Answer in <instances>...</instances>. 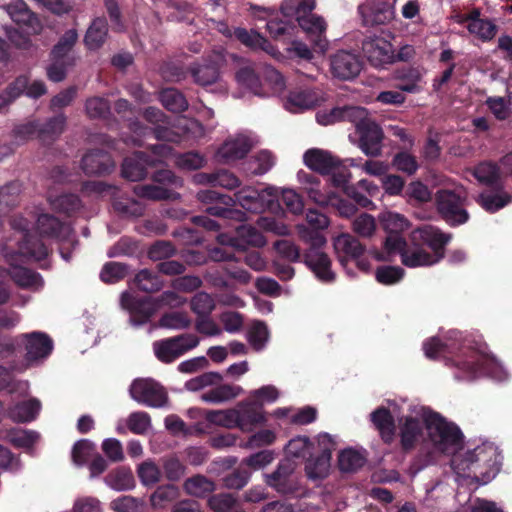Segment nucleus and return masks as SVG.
I'll return each instance as SVG.
<instances>
[{
  "label": "nucleus",
  "mask_w": 512,
  "mask_h": 512,
  "mask_svg": "<svg viewBox=\"0 0 512 512\" xmlns=\"http://www.w3.org/2000/svg\"><path fill=\"white\" fill-rule=\"evenodd\" d=\"M26 348V362L31 365L46 358L53 349L52 340L42 332H32L23 335Z\"/></svg>",
  "instance_id": "22"
},
{
  "label": "nucleus",
  "mask_w": 512,
  "mask_h": 512,
  "mask_svg": "<svg viewBox=\"0 0 512 512\" xmlns=\"http://www.w3.org/2000/svg\"><path fill=\"white\" fill-rule=\"evenodd\" d=\"M144 116L147 121L157 125L154 130L156 139L169 142H178L180 140V134L178 132L162 125L166 123V117L159 109L149 107L145 110Z\"/></svg>",
  "instance_id": "30"
},
{
  "label": "nucleus",
  "mask_w": 512,
  "mask_h": 512,
  "mask_svg": "<svg viewBox=\"0 0 512 512\" xmlns=\"http://www.w3.org/2000/svg\"><path fill=\"white\" fill-rule=\"evenodd\" d=\"M365 115L364 108L358 106H346L342 108H333L330 111H319L316 114V120L321 125H330L337 121L347 120L352 122L357 117Z\"/></svg>",
  "instance_id": "27"
},
{
  "label": "nucleus",
  "mask_w": 512,
  "mask_h": 512,
  "mask_svg": "<svg viewBox=\"0 0 512 512\" xmlns=\"http://www.w3.org/2000/svg\"><path fill=\"white\" fill-rule=\"evenodd\" d=\"M352 230L361 238H371L377 230L375 218L367 213L360 214L353 220Z\"/></svg>",
  "instance_id": "50"
},
{
  "label": "nucleus",
  "mask_w": 512,
  "mask_h": 512,
  "mask_svg": "<svg viewBox=\"0 0 512 512\" xmlns=\"http://www.w3.org/2000/svg\"><path fill=\"white\" fill-rule=\"evenodd\" d=\"M130 395L138 403L151 407H162L167 401L163 387L151 379L135 380L130 386Z\"/></svg>",
  "instance_id": "12"
},
{
  "label": "nucleus",
  "mask_w": 512,
  "mask_h": 512,
  "mask_svg": "<svg viewBox=\"0 0 512 512\" xmlns=\"http://www.w3.org/2000/svg\"><path fill=\"white\" fill-rule=\"evenodd\" d=\"M215 308V303L212 297L205 293H197L191 299V310L198 316H209Z\"/></svg>",
  "instance_id": "61"
},
{
  "label": "nucleus",
  "mask_w": 512,
  "mask_h": 512,
  "mask_svg": "<svg viewBox=\"0 0 512 512\" xmlns=\"http://www.w3.org/2000/svg\"><path fill=\"white\" fill-rule=\"evenodd\" d=\"M303 161L307 167L322 174H329L339 165L338 158L318 148L307 150L303 155Z\"/></svg>",
  "instance_id": "23"
},
{
  "label": "nucleus",
  "mask_w": 512,
  "mask_h": 512,
  "mask_svg": "<svg viewBox=\"0 0 512 512\" xmlns=\"http://www.w3.org/2000/svg\"><path fill=\"white\" fill-rule=\"evenodd\" d=\"M479 15V11L474 10L469 15L461 18L459 22L466 23V27L471 34L484 41L491 40L496 34V26L488 20L480 19Z\"/></svg>",
  "instance_id": "29"
},
{
  "label": "nucleus",
  "mask_w": 512,
  "mask_h": 512,
  "mask_svg": "<svg viewBox=\"0 0 512 512\" xmlns=\"http://www.w3.org/2000/svg\"><path fill=\"white\" fill-rule=\"evenodd\" d=\"M324 100V94L319 90L297 88L288 94L284 107L292 113H300L320 105Z\"/></svg>",
  "instance_id": "15"
},
{
  "label": "nucleus",
  "mask_w": 512,
  "mask_h": 512,
  "mask_svg": "<svg viewBox=\"0 0 512 512\" xmlns=\"http://www.w3.org/2000/svg\"><path fill=\"white\" fill-rule=\"evenodd\" d=\"M262 87L267 92L265 96L270 94L281 93L285 88L283 76L275 68L264 65L261 70Z\"/></svg>",
  "instance_id": "41"
},
{
  "label": "nucleus",
  "mask_w": 512,
  "mask_h": 512,
  "mask_svg": "<svg viewBox=\"0 0 512 512\" xmlns=\"http://www.w3.org/2000/svg\"><path fill=\"white\" fill-rule=\"evenodd\" d=\"M160 101L165 108L173 112H182L188 106L185 97L179 91L172 88L161 92Z\"/></svg>",
  "instance_id": "51"
},
{
  "label": "nucleus",
  "mask_w": 512,
  "mask_h": 512,
  "mask_svg": "<svg viewBox=\"0 0 512 512\" xmlns=\"http://www.w3.org/2000/svg\"><path fill=\"white\" fill-rule=\"evenodd\" d=\"M241 386L229 383H219L201 395V400L211 404H222L243 394Z\"/></svg>",
  "instance_id": "25"
},
{
  "label": "nucleus",
  "mask_w": 512,
  "mask_h": 512,
  "mask_svg": "<svg viewBox=\"0 0 512 512\" xmlns=\"http://www.w3.org/2000/svg\"><path fill=\"white\" fill-rule=\"evenodd\" d=\"M235 36L240 42L252 49H261L277 59L281 57V53L266 38L256 31L237 29L235 31Z\"/></svg>",
  "instance_id": "31"
},
{
  "label": "nucleus",
  "mask_w": 512,
  "mask_h": 512,
  "mask_svg": "<svg viewBox=\"0 0 512 512\" xmlns=\"http://www.w3.org/2000/svg\"><path fill=\"white\" fill-rule=\"evenodd\" d=\"M205 419L212 425L226 429L237 428V413L234 407L228 409L209 410L205 413Z\"/></svg>",
  "instance_id": "43"
},
{
  "label": "nucleus",
  "mask_w": 512,
  "mask_h": 512,
  "mask_svg": "<svg viewBox=\"0 0 512 512\" xmlns=\"http://www.w3.org/2000/svg\"><path fill=\"white\" fill-rule=\"evenodd\" d=\"M371 420L379 430L382 439L389 443L394 436V424L392 416L385 408H378L371 414Z\"/></svg>",
  "instance_id": "42"
},
{
  "label": "nucleus",
  "mask_w": 512,
  "mask_h": 512,
  "mask_svg": "<svg viewBox=\"0 0 512 512\" xmlns=\"http://www.w3.org/2000/svg\"><path fill=\"white\" fill-rule=\"evenodd\" d=\"M199 342V338L194 334H181L155 341L153 351L159 361L168 364L196 348Z\"/></svg>",
  "instance_id": "7"
},
{
  "label": "nucleus",
  "mask_w": 512,
  "mask_h": 512,
  "mask_svg": "<svg viewBox=\"0 0 512 512\" xmlns=\"http://www.w3.org/2000/svg\"><path fill=\"white\" fill-rule=\"evenodd\" d=\"M11 19L16 23H30L36 20L34 14L22 0H14L7 7Z\"/></svg>",
  "instance_id": "63"
},
{
  "label": "nucleus",
  "mask_w": 512,
  "mask_h": 512,
  "mask_svg": "<svg viewBox=\"0 0 512 512\" xmlns=\"http://www.w3.org/2000/svg\"><path fill=\"white\" fill-rule=\"evenodd\" d=\"M255 144L248 134H237L229 137L218 149L217 157L223 163H229L245 157Z\"/></svg>",
  "instance_id": "16"
},
{
  "label": "nucleus",
  "mask_w": 512,
  "mask_h": 512,
  "mask_svg": "<svg viewBox=\"0 0 512 512\" xmlns=\"http://www.w3.org/2000/svg\"><path fill=\"white\" fill-rule=\"evenodd\" d=\"M114 168V161L107 152L93 150L82 158V169L87 174L108 173Z\"/></svg>",
  "instance_id": "26"
},
{
  "label": "nucleus",
  "mask_w": 512,
  "mask_h": 512,
  "mask_svg": "<svg viewBox=\"0 0 512 512\" xmlns=\"http://www.w3.org/2000/svg\"><path fill=\"white\" fill-rule=\"evenodd\" d=\"M107 483L115 490H128L134 486V477L130 470L118 469L108 475Z\"/></svg>",
  "instance_id": "58"
},
{
  "label": "nucleus",
  "mask_w": 512,
  "mask_h": 512,
  "mask_svg": "<svg viewBox=\"0 0 512 512\" xmlns=\"http://www.w3.org/2000/svg\"><path fill=\"white\" fill-rule=\"evenodd\" d=\"M178 497V489L174 485H164L151 495L150 501L153 508L158 509Z\"/></svg>",
  "instance_id": "62"
},
{
  "label": "nucleus",
  "mask_w": 512,
  "mask_h": 512,
  "mask_svg": "<svg viewBox=\"0 0 512 512\" xmlns=\"http://www.w3.org/2000/svg\"><path fill=\"white\" fill-rule=\"evenodd\" d=\"M269 340V331L262 321H254L248 333V341L256 350H262Z\"/></svg>",
  "instance_id": "52"
},
{
  "label": "nucleus",
  "mask_w": 512,
  "mask_h": 512,
  "mask_svg": "<svg viewBox=\"0 0 512 512\" xmlns=\"http://www.w3.org/2000/svg\"><path fill=\"white\" fill-rule=\"evenodd\" d=\"M429 439L434 448L452 458L462 449V434L457 426L436 413L424 417Z\"/></svg>",
  "instance_id": "4"
},
{
  "label": "nucleus",
  "mask_w": 512,
  "mask_h": 512,
  "mask_svg": "<svg viewBox=\"0 0 512 512\" xmlns=\"http://www.w3.org/2000/svg\"><path fill=\"white\" fill-rule=\"evenodd\" d=\"M294 469L295 465L290 459L281 461L277 470L272 474L267 475V484L281 493H287L291 491V487L288 485V482L289 477L292 475Z\"/></svg>",
  "instance_id": "33"
},
{
  "label": "nucleus",
  "mask_w": 512,
  "mask_h": 512,
  "mask_svg": "<svg viewBox=\"0 0 512 512\" xmlns=\"http://www.w3.org/2000/svg\"><path fill=\"white\" fill-rule=\"evenodd\" d=\"M330 462V453H321L320 456L309 459L305 466L307 477L312 481H320L325 479L330 472Z\"/></svg>",
  "instance_id": "38"
},
{
  "label": "nucleus",
  "mask_w": 512,
  "mask_h": 512,
  "mask_svg": "<svg viewBox=\"0 0 512 512\" xmlns=\"http://www.w3.org/2000/svg\"><path fill=\"white\" fill-rule=\"evenodd\" d=\"M331 72L340 79L349 80L361 71V62L358 56L349 51H338L331 57Z\"/></svg>",
  "instance_id": "20"
},
{
  "label": "nucleus",
  "mask_w": 512,
  "mask_h": 512,
  "mask_svg": "<svg viewBox=\"0 0 512 512\" xmlns=\"http://www.w3.org/2000/svg\"><path fill=\"white\" fill-rule=\"evenodd\" d=\"M40 408V402L37 399H31L11 407L8 416L15 422H29L37 417Z\"/></svg>",
  "instance_id": "39"
},
{
  "label": "nucleus",
  "mask_w": 512,
  "mask_h": 512,
  "mask_svg": "<svg viewBox=\"0 0 512 512\" xmlns=\"http://www.w3.org/2000/svg\"><path fill=\"white\" fill-rule=\"evenodd\" d=\"M37 231L41 238H55L59 241L68 240L72 232L70 226L47 214L38 217Z\"/></svg>",
  "instance_id": "24"
},
{
  "label": "nucleus",
  "mask_w": 512,
  "mask_h": 512,
  "mask_svg": "<svg viewBox=\"0 0 512 512\" xmlns=\"http://www.w3.org/2000/svg\"><path fill=\"white\" fill-rule=\"evenodd\" d=\"M138 477L145 486H153L161 480V470L151 460L144 461L138 466Z\"/></svg>",
  "instance_id": "53"
},
{
  "label": "nucleus",
  "mask_w": 512,
  "mask_h": 512,
  "mask_svg": "<svg viewBox=\"0 0 512 512\" xmlns=\"http://www.w3.org/2000/svg\"><path fill=\"white\" fill-rule=\"evenodd\" d=\"M184 302V298L172 291L164 292L158 299L147 297L143 300H136L128 292L121 296V305L129 311L130 322L134 326L146 323L161 306L178 307Z\"/></svg>",
  "instance_id": "5"
},
{
  "label": "nucleus",
  "mask_w": 512,
  "mask_h": 512,
  "mask_svg": "<svg viewBox=\"0 0 512 512\" xmlns=\"http://www.w3.org/2000/svg\"><path fill=\"white\" fill-rule=\"evenodd\" d=\"M237 202L246 210L259 211L270 208L279 198V191L275 187H267L258 191L252 187H244L235 194Z\"/></svg>",
  "instance_id": "13"
},
{
  "label": "nucleus",
  "mask_w": 512,
  "mask_h": 512,
  "mask_svg": "<svg viewBox=\"0 0 512 512\" xmlns=\"http://www.w3.org/2000/svg\"><path fill=\"white\" fill-rule=\"evenodd\" d=\"M218 241L223 245H230L237 249H245L248 246L262 247L266 244L265 237L250 225L239 226L234 236L220 234Z\"/></svg>",
  "instance_id": "17"
},
{
  "label": "nucleus",
  "mask_w": 512,
  "mask_h": 512,
  "mask_svg": "<svg viewBox=\"0 0 512 512\" xmlns=\"http://www.w3.org/2000/svg\"><path fill=\"white\" fill-rule=\"evenodd\" d=\"M364 113L363 117H357L352 121L359 134V148L365 155L377 157L382 153L383 132L379 125L369 117L365 108Z\"/></svg>",
  "instance_id": "8"
},
{
  "label": "nucleus",
  "mask_w": 512,
  "mask_h": 512,
  "mask_svg": "<svg viewBox=\"0 0 512 512\" xmlns=\"http://www.w3.org/2000/svg\"><path fill=\"white\" fill-rule=\"evenodd\" d=\"M501 456L498 447L484 442L474 449L460 451L451 459V467L457 480L472 479L485 484L500 470Z\"/></svg>",
  "instance_id": "3"
},
{
  "label": "nucleus",
  "mask_w": 512,
  "mask_h": 512,
  "mask_svg": "<svg viewBox=\"0 0 512 512\" xmlns=\"http://www.w3.org/2000/svg\"><path fill=\"white\" fill-rule=\"evenodd\" d=\"M154 159L148 162L143 153H137L133 158L125 159L122 165V175L130 181H139L146 176V164L154 165L172 157V148L167 144H158L152 147Z\"/></svg>",
  "instance_id": "9"
},
{
  "label": "nucleus",
  "mask_w": 512,
  "mask_h": 512,
  "mask_svg": "<svg viewBox=\"0 0 512 512\" xmlns=\"http://www.w3.org/2000/svg\"><path fill=\"white\" fill-rule=\"evenodd\" d=\"M379 221L388 236L399 234L410 228L409 220L402 214L393 211H384L379 215Z\"/></svg>",
  "instance_id": "35"
},
{
  "label": "nucleus",
  "mask_w": 512,
  "mask_h": 512,
  "mask_svg": "<svg viewBox=\"0 0 512 512\" xmlns=\"http://www.w3.org/2000/svg\"><path fill=\"white\" fill-rule=\"evenodd\" d=\"M335 254L342 266L357 260L365 250L361 242L349 233H341L333 239Z\"/></svg>",
  "instance_id": "21"
},
{
  "label": "nucleus",
  "mask_w": 512,
  "mask_h": 512,
  "mask_svg": "<svg viewBox=\"0 0 512 512\" xmlns=\"http://www.w3.org/2000/svg\"><path fill=\"white\" fill-rule=\"evenodd\" d=\"M222 61V55L217 53L211 64L200 65L192 70L195 81L202 85L208 86L215 83L219 78L218 64Z\"/></svg>",
  "instance_id": "40"
},
{
  "label": "nucleus",
  "mask_w": 512,
  "mask_h": 512,
  "mask_svg": "<svg viewBox=\"0 0 512 512\" xmlns=\"http://www.w3.org/2000/svg\"><path fill=\"white\" fill-rule=\"evenodd\" d=\"M315 8V0H286L281 5L284 17L300 22L301 17H306Z\"/></svg>",
  "instance_id": "37"
},
{
  "label": "nucleus",
  "mask_w": 512,
  "mask_h": 512,
  "mask_svg": "<svg viewBox=\"0 0 512 512\" xmlns=\"http://www.w3.org/2000/svg\"><path fill=\"white\" fill-rule=\"evenodd\" d=\"M136 285L145 292H156L162 288L160 278L149 270H141L135 277Z\"/></svg>",
  "instance_id": "64"
},
{
  "label": "nucleus",
  "mask_w": 512,
  "mask_h": 512,
  "mask_svg": "<svg viewBox=\"0 0 512 512\" xmlns=\"http://www.w3.org/2000/svg\"><path fill=\"white\" fill-rule=\"evenodd\" d=\"M449 240V235L426 225L412 231L408 241L401 236H387L383 250L372 251L371 254L375 260L386 262L399 255L402 264L409 268L430 266L443 258V248Z\"/></svg>",
  "instance_id": "1"
},
{
  "label": "nucleus",
  "mask_w": 512,
  "mask_h": 512,
  "mask_svg": "<svg viewBox=\"0 0 512 512\" xmlns=\"http://www.w3.org/2000/svg\"><path fill=\"white\" fill-rule=\"evenodd\" d=\"M429 413L424 407H420L401 419L400 438L404 449L412 448L420 439L423 423H425L424 417L428 416Z\"/></svg>",
  "instance_id": "14"
},
{
  "label": "nucleus",
  "mask_w": 512,
  "mask_h": 512,
  "mask_svg": "<svg viewBox=\"0 0 512 512\" xmlns=\"http://www.w3.org/2000/svg\"><path fill=\"white\" fill-rule=\"evenodd\" d=\"M66 118L64 115H57L47 121L45 124L40 123L39 135L42 141H47L59 136L65 127Z\"/></svg>",
  "instance_id": "56"
},
{
  "label": "nucleus",
  "mask_w": 512,
  "mask_h": 512,
  "mask_svg": "<svg viewBox=\"0 0 512 512\" xmlns=\"http://www.w3.org/2000/svg\"><path fill=\"white\" fill-rule=\"evenodd\" d=\"M325 243L326 239L322 235L315 234L312 238V245L305 254V263L320 281L331 282L335 278L330 268L331 261L329 257L320 250V247Z\"/></svg>",
  "instance_id": "11"
},
{
  "label": "nucleus",
  "mask_w": 512,
  "mask_h": 512,
  "mask_svg": "<svg viewBox=\"0 0 512 512\" xmlns=\"http://www.w3.org/2000/svg\"><path fill=\"white\" fill-rule=\"evenodd\" d=\"M366 461L363 453L352 448L344 449L338 456V466L343 472H354Z\"/></svg>",
  "instance_id": "44"
},
{
  "label": "nucleus",
  "mask_w": 512,
  "mask_h": 512,
  "mask_svg": "<svg viewBox=\"0 0 512 512\" xmlns=\"http://www.w3.org/2000/svg\"><path fill=\"white\" fill-rule=\"evenodd\" d=\"M298 179L303 185V188L310 199H312L315 203L326 205L332 202V199L321 191L318 177L313 174L299 172Z\"/></svg>",
  "instance_id": "36"
},
{
  "label": "nucleus",
  "mask_w": 512,
  "mask_h": 512,
  "mask_svg": "<svg viewBox=\"0 0 512 512\" xmlns=\"http://www.w3.org/2000/svg\"><path fill=\"white\" fill-rule=\"evenodd\" d=\"M214 488V483L202 475L193 476L184 482L186 493L195 497H203Z\"/></svg>",
  "instance_id": "46"
},
{
  "label": "nucleus",
  "mask_w": 512,
  "mask_h": 512,
  "mask_svg": "<svg viewBox=\"0 0 512 512\" xmlns=\"http://www.w3.org/2000/svg\"><path fill=\"white\" fill-rule=\"evenodd\" d=\"M486 104L497 120L505 121L512 116V100L510 97H489Z\"/></svg>",
  "instance_id": "47"
},
{
  "label": "nucleus",
  "mask_w": 512,
  "mask_h": 512,
  "mask_svg": "<svg viewBox=\"0 0 512 512\" xmlns=\"http://www.w3.org/2000/svg\"><path fill=\"white\" fill-rule=\"evenodd\" d=\"M78 39V33L75 29H70L64 33L59 42L52 51V59H60L65 61H73L69 55L73 46Z\"/></svg>",
  "instance_id": "45"
},
{
  "label": "nucleus",
  "mask_w": 512,
  "mask_h": 512,
  "mask_svg": "<svg viewBox=\"0 0 512 512\" xmlns=\"http://www.w3.org/2000/svg\"><path fill=\"white\" fill-rule=\"evenodd\" d=\"M26 225V220L22 217L11 221L14 235L13 239L6 243L4 256L11 267L9 273L14 282L20 287L36 290L43 285L41 276L18 264L28 258L39 261L48 255V249L43 240L27 232Z\"/></svg>",
  "instance_id": "2"
},
{
  "label": "nucleus",
  "mask_w": 512,
  "mask_h": 512,
  "mask_svg": "<svg viewBox=\"0 0 512 512\" xmlns=\"http://www.w3.org/2000/svg\"><path fill=\"white\" fill-rule=\"evenodd\" d=\"M461 369L465 372V375L461 376L463 379H473L482 374H487L497 381H503L507 378L504 368L489 356H482L477 364L472 361L463 362Z\"/></svg>",
  "instance_id": "19"
},
{
  "label": "nucleus",
  "mask_w": 512,
  "mask_h": 512,
  "mask_svg": "<svg viewBox=\"0 0 512 512\" xmlns=\"http://www.w3.org/2000/svg\"><path fill=\"white\" fill-rule=\"evenodd\" d=\"M235 79L241 87L255 95L265 96L267 94L262 87L260 77L255 73L254 68L246 62L237 70Z\"/></svg>",
  "instance_id": "32"
},
{
  "label": "nucleus",
  "mask_w": 512,
  "mask_h": 512,
  "mask_svg": "<svg viewBox=\"0 0 512 512\" xmlns=\"http://www.w3.org/2000/svg\"><path fill=\"white\" fill-rule=\"evenodd\" d=\"M135 193L139 197L150 200L176 199L179 197L177 193L155 185L137 186L135 188Z\"/></svg>",
  "instance_id": "55"
},
{
  "label": "nucleus",
  "mask_w": 512,
  "mask_h": 512,
  "mask_svg": "<svg viewBox=\"0 0 512 512\" xmlns=\"http://www.w3.org/2000/svg\"><path fill=\"white\" fill-rule=\"evenodd\" d=\"M359 12L365 25H381L389 22L394 15L392 6L383 2L377 5H361Z\"/></svg>",
  "instance_id": "28"
},
{
  "label": "nucleus",
  "mask_w": 512,
  "mask_h": 512,
  "mask_svg": "<svg viewBox=\"0 0 512 512\" xmlns=\"http://www.w3.org/2000/svg\"><path fill=\"white\" fill-rule=\"evenodd\" d=\"M234 409L237 413V428L243 432H251L255 426L266 423L263 408L257 406L250 398L239 402Z\"/></svg>",
  "instance_id": "18"
},
{
  "label": "nucleus",
  "mask_w": 512,
  "mask_h": 512,
  "mask_svg": "<svg viewBox=\"0 0 512 512\" xmlns=\"http://www.w3.org/2000/svg\"><path fill=\"white\" fill-rule=\"evenodd\" d=\"M223 376L218 372H205L196 376L185 383V388L188 391L196 392L207 387H213L222 382Z\"/></svg>",
  "instance_id": "48"
},
{
  "label": "nucleus",
  "mask_w": 512,
  "mask_h": 512,
  "mask_svg": "<svg viewBox=\"0 0 512 512\" xmlns=\"http://www.w3.org/2000/svg\"><path fill=\"white\" fill-rule=\"evenodd\" d=\"M191 323L192 320L187 313L174 311L164 314L159 321V326L172 330H184L189 328Z\"/></svg>",
  "instance_id": "49"
},
{
  "label": "nucleus",
  "mask_w": 512,
  "mask_h": 512,
  "mask_svg": "<svg viewBox=\"0 0 512 512\" xmlns=\"http://www.w3.org/2000/svg\"><path fill=\"white\" fill-rule=\"evenodd\" d=\"M108 35L107 22L103 18L93 20L84 37V43L89 50H97L102 47Z\"/></svg>",
  "instance_id": "34"
},
{
  "label": "nucleus",
  "mask_w": 512,
  "mask_h": 512,
  "mask_svg": "<svg viewBox=\"0 0 512 512\" xmlns=\"http://www.w3.org/2000/svg\"><path fill=\"white\" fill-rule=\"evenodd\" d=\"M466 192L462 187L437 192V207L443 218L451 225L463 224L468 220V213L463 208Z\"/></svg>",
  "instance_id": "6"
},
{
  "label": "nucleus",
  "mask_w": 512,
  "mask_h": 512,
  "mask_svg": "<svg viewBox=\"0 0 512 512\" xmlns=\"http://www.w3.org/2000/svg\"><path fill=\"white\" fill-rule=\"evenodd\" d=\"M6 439L19 448H29L39 439V434L32 430L14 429L7 433Z\"/></svg>",
  "instance_id": "54"
},
{
  "label": "nucleus",
  "mask_w": 512,
  "mask_h": 512,
  "mask_svg": "<svg viewBox=\"0 0 512 512\" xmlns=\"http://www.w3.org/2000/svg\"><path fill=\"white\" fill-rule=\"evenodd\" d=\"M298 25L301 29L310 36L320 37L326 31V22L320 16L313 14L312 12L306 17H301Z\"/></svg>",
  "instance_id": "57"
},
{
  "label": "nucleus",
  "mask_w": 512,
  "mask_h": 512,
  "mask_svg": "<svg viewBox=\"0 0 512 512\" xmlns=\"http://www.w3.org/2000/svg\"><path fill=\"white\" fill-rule=\"evenodd\" d=\"M389 37V34L373 35L363 41V54L374 67L383 68L394 62L395 50Z\"/></svg>",
  "instance_id": "10"
},
{
  "label": "nucleus",
  "mask_w": 512,
  "mask_h": 512,
  "mask_svg": "<svg viewBox=\"0 0 512 512\" xmlns=\"http://www.w3.org/2000/svg\"><path fill=\"white\" fill-rule=\"evenodd\" d=\"M125 425L134 434H144L151 426V419L146 412H133L125 420Z\"/></svg>",
  "instance_id": "60"
},
{
  "label": "nucleus",
  "mask_w": 512,
  "mask_h": 512,
  "mask_svg": "<svg viewBox=\"0 0 512 512\" xmlns=\"http://www.w3.org/2000/svg\"><path fill=\"white\" fill-rule=\"evenodd\" d=\"M404 274V269L399 266H380L375 271V278L383 285H393L398 283Z\"/></svg>",
  "instance_id": "59"
}]
</instances>
